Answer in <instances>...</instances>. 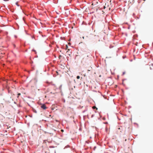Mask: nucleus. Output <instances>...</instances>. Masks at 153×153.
<instances>
[{
    "mask_svg": "<svg viewBox=\"0 0 153 153\" xmlns=\"http://www.w3.org/2000/svg\"><path fill=\"white\" fill-rule=\"evenodd\" d=\"M43 36L42 35H41L40 36H39L40 46L42 47L45 44V40L46 39V38L45 37L43 38Z\"/></svg>",
    "mask_w": 153,
    "mask_h": 153,
    "instance_id": "nucleus-1",
    "label": "nucleus"
},
{
    "mask_svg": "<svg viewBox=\"0 0 153 153\" xmlns=\"http://www.w3.org/2000/svg\"><path fill=\"white\" fill-rule=\"evenodd\" d=\"M41 108L43 109H45L47 108V107H46L45 105L44 104H41Z\"/></svg>",
    "mask_w": 153,
    "mask_h": 153,
    "instance_id": "nucleus-2",
    "label": "nucleus"
},
{
    "mask_svg": "<svg viewBox=\"0 0 153 153\" xmlns=\"http://www.w3.org/2000/svg\"><path fill=\"white\" fill-rule=\"evenodd\" d=\"M23 12H24V13L26 15H27V16H28V15H29L30 14V13L29 12H28L27 11H24Z\"/></svg>",
    "mask_w": 153,
    "mask_h": 153,
    "instance_id": "nucleus-3",
    "label": "nucleus"
},
{
    "mask_svg": "<svg viewBox=\"0 0 153 153\" xmlns=\"http://www.w3.org/2000/svg\"><path fill=\"white\" fill-rule=\"evenodd\" d=\"M33 22L34 23V24L35 25L38 27V23L37 22H36L35 20L33 21Z\"/></svg>",
    "mask_w": 153,
    "mask_h": 153,
    "instance_id": "nucleus-4",
    "label": "nucleus"
},
{
    "mask_svg": "<svg viewBox=\"0 0 153 153\" xmlns=\"http://www.w3.org/2000/svg\"><path fill=\"white\" fill-rule=\"evenodd\" d=\"M32 111L34 112V113H37V111H36V110L34 108H32Z\"/></svg>",
    "mask_w": 153,
    "mask_h": 153,
    "instance_id": "nucleus-5",
    "label": "nucleus"
},
{
    "mask_svg": "<svg viewBox=\"0 0 153 153\" xmlns=\"http://www.w3.org/2000/svg\"><path fill=\"white\" fill-rule=\"evenodd\" d=\"M40 26L42 27H44L45 26V25H42V23L40 22V24L39 23V27Z\"/></svg>",
    "mask_w": 153,
    "mask_h": 153,
    "instance_id": "nucleus-6",
    "label": "nucleus"
},
{
    "mask_svg": "<svg viewBox=\"0 0 153 153\" xmlns=\"http://www.w3.org/2000/svg\"><path fill=\"white\" fill-rule=\"evenodd\" d=\"M32 51L33 52H34L36 54L37 53V52L34 49H33L32 50Z\"/></svg>",
    "mask_w": 153,
    "mask_h": 153,
    "instance_id": "nucleus-7",
    "label": "nucleus"
},
{
    "mask_svg": "<svg viewBox=\"0 0 153 153\" xmlns=\"http://www.w3.org/2000/svg\"><path fill=\"white\" fill-rule=\"evenodd\" d=\"M30 63L31 65H32V64L33 63V62L32 60H30Z\"/></svg>",
    "mask_w": 153,
    "mask_h": 153,
    "instance_id": "nucleus-8",
    "label": "nucleus"
},
{
    "mask_svg": "<svg viewBox=\"0 0 153 153\" xmlns=\"http://www.w3.org/2000/svg\"><path fill=\"white\" fill-rule=\"evenodd\" d=\"M38 126V125L37 124H34L33 126V127H36V126Z\"/></svg>",
    "mask_w": 153,
    "mask_h": 153,
    "instance_id": "nucleus-9",
    "label": "nucleus"
},
{
    "mask_svg": "<svg viewBox=\"0 0 153 153\" xmlns=\"http://www.w3.org/2000/svg\"><path fill=\"white\" fill-rule=\"evenodd\" d=\"M92 108L93 109L96 108L97 110V108H96V107L95 106H94Z\"/></svg>",
    "mask_w": 153,
    "mask_h": 153,
    "instance_id": "nucleus-10",
    "label": "nucleus"
},
{
    "mask_svg": "<svg viewBox=\"0 0 153 153\" xmlns=\"http://www.w3.org/2000/svg\"><path fill=\"white\" fill-rule=\"evenodd\" d=\"M17 28H15V29H18L19 28V26L18 25H17Z\"/></svg>",
    "mask_w": 153,
    "mask_h": 153,
    "instance_id": "nucleus-11",
    "label": "nucleus"
},
{
    "mask_svg": "<svg viewBox=\"0 0 153 153\" xmlns=\"http://www.w3.org/2000/svg\"><path fill=\"white\" fill-rule=\"evenodd\" d=\"M16 4L18 6H19V5L18 4V2H16Z\"/></svg>",
    "mask_w": 153,
    "mask_h": 153,
    "instance_id": "nucleus-12",
    "label": "nucleus"
},
{
    "mask_svg": "<svg viewBox=\"0 0 153 153\" xmlns=\"http://www.w3.org/2000/svg\"><path fill=\"white\" fill-rule=\"evenodd\" d=\"M76 78L77 79H79L80 78V76H77Z\"/></svg>",
    "mask_w": 153,
    "mask_h": 153,
    "instance_id": "nucleus-13",
    "label": "nucleus"
},
{
    "mask_svg": "<svg viewBox=\"0 0 153 153\" xmlns=\"http://www.w3.org/2000/svg\"><path fill=\"white\" fill-rule=\"evenodd\" d=\"M29 116L31 117H32V114H30L29 115Z\"/></svg>",
    "mask_w": 153,
    "mask_h": 153,
    "instance_id": "nucleus-14",
    "label": "nucleus"
},
{
    "mask_svg": "<svg viewBox=\"0 0 153 153\" xmlns=\"http://www.w3.org/2000/svg\"><path fill=\"white\" fill-rule=\"evenodd\" d=\"M34 19H35L36 20H38V19H37L35 17H34Z\"/></svg>",
    "mask_w": 153,
    "mask_h": 153,
    "instance_id": "nucleus-15",
    "label": "nucleus"
},
{
    "mask_svg": "<svg viewBox=\"0 0 153 153\" xmlns=\"http://www.w3.org/2000/svg\"><path fill=\"white\" fill-rule=\"evenodd\" d=\"M70 51L69 49H68V51H67V53L68 52V51Z\"/></svg>",
    "mask_w": 153,
    "mask_h": 153,
    "instance_id": "nucleus-16",
    "label": "nucleus"
},
{
    "mask_svg": "<svg viewBox=\"0 0 153 153\" xmlns=\"http://www.w3.org/2000/svg\"><path fill=\"white\" fill-rule=\"evenodd\" d=\"M31 37L32 39L34 38V37L33 36H31Z\"/></svg>",
    "mask_w": 153,
    "mask_h": 153,
    "instance_id": "nucleus-17",
    "label": "nucleus"
},
{
    "mask_svg": "<svg viewBox=\"0 0 153 153\" xmlns=\"http://www.w3.org/2000/svg\"><path fill=\"white\" fill-rule=\"evenodd\" d=\"M35 57V58H37V57H38L37 55H36Z\"/></svg>",
    "mask_w": 153,
    "mask_h": 153,
    "instance_id": "nucleus-18",
    "label": "nucleus"
},
{
    "mask_svg": "<svg viewBox=\"0 0 153 153\" xmlns=\"http://www.w3.org/2000/svg\"><path fill=\"white\" fill-rule=\"evenodd\" d=\"M27 61H26V62H25V64H27Z\"/></svg>",
    "mask_w": 153,
    "mask_h": 153,
    "instance_id": "nucleus-19",
    "label": "nucleus"
},
{
    "mask_svg": "<svg viewBox=\"0 0 153 153\" xmlns=\"http://www.w3.org/2000/svg\"><path fill=\"white\" fill-rule=\"evenodd\" d=\"M61 56H61L60 55L59 56V58H60V57H61Z\"/></svg>",
    "mask_w": 153,
    "mask_h": 153,
    "instance_id": "nucleus-20",
    "label": "nucleus"
},
{
    "mask_svg": "<svg viewBox=\"0 0 153 153\" xmlns=\"http://www.w3.org/2000/svg\"><path fill=\"white\" fill-rule=\"evenodd\" d=\"M37 8L38 9V5L37 4Z\"/></svg>",
    "mask_w": 153,
    "mask_h": 153,
    "instance_id": "nucleus-21",
    "label": "nucleus"
},
{
    "mask_svg": "<svg viewBox=\"0 0 153 153\" xmlns=\"http://www.w3.org/2000/svg\"><path fill=\"white\" fill-rule=\"evenodd\" d=\"M13 45L14 48H15L16 47V45Z\"/></svg>",
    "mask_w": 153,
    "mask_h": 153,
    "instance_id": "nucleus-22",
    "label": "nucleus"
},
{
    "mask_svg": "<svg viewBox=\"0 0 153 153\" xmlns=\"http://www.w3.org/2000/svg\"><path fill=\"white\" fill-rule=\"evenodd\" d=\"M39 33H41V32L40 31H39Z\"/></svg>",
    "mask_w": 153,
    "mask_h": 153,
    "instance_id": "nucleus-23",
    "label": "nucleus"
},
{
    "mask_svg": "<svg viewBox=\"0 0 153 153\" xmlns=\"http://www.w3.org/2000/svg\"><path fill=\"white\" fill-rule=\"evenodd\" d=\"M119 130H120V128H118Z\"/></svg>",
    "mask_w": 153,
    "mask_h": 153,
    "instance_id": "nucleus-24",
    "label": "nucleus"
},
{
    "mask_svg": "<svg viewBox=\"0 0 153 153\" xmlns=\"http://www.w3.org/2000/svg\"><path fill=\"white\" fill-rule=\"evenodd\" d=\"M61 131H63V130H61Z\"/></svg>",
    "mask_w": 153,
    "mask_h": 153,
    "instance_id": "nucleus-25",
    "label": "nucleus"
},
{
    "mask_svg": "<svg viewBox=\"0 0 153 153\" xmlns=\"http://www.w3.org/2000/svg\"><path fill=\"white\" fill-rule=\"evenodd\" d=\"M82 38L83 39H84V36L82 37Z\"/></svg>",
    "mask_w": 153,
    "mask_h": 153,
    "instance_id": "nucleus-26",
    "label": "nucleus"
},
{
    "mask_svg": "<svg viewBox=\"0 0 153 153\" xmlns=\"http://www.w3.org/2000/svg\"><path fill=\"white\" fill-rule=\"evenodd\" d=\"M66 47H67V48H68L67 45H66Z\"/></svg>",
    "mask_w": 153,
    "mask_h": 153,
    "instance_id": "nucleus-27",
    "label": "nucleus"
},
{
    "mask_svg": "<svg viewBox=\"0 0 153 153\" xmlns=\"http://www.w3.org/2000/svg\"><path fill=\"white\" fill-rule=\"evenodd\" d=\"M14 103H16V102H14Z\"/></svg>",
    "mask_w": 153,
    "mask_h": 153,
    "instance_id": "nucleus-28",
    "label": "nucleus"
}]
</instances>
